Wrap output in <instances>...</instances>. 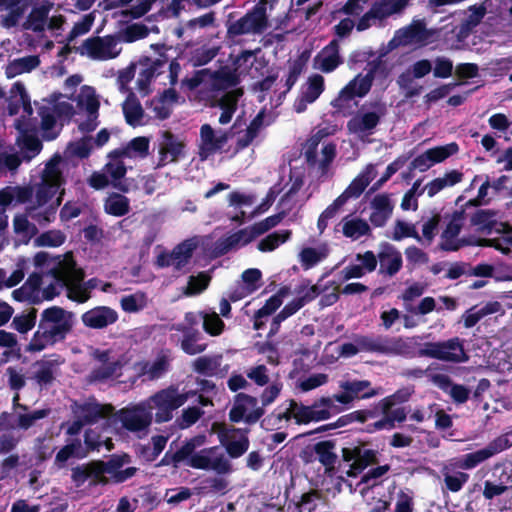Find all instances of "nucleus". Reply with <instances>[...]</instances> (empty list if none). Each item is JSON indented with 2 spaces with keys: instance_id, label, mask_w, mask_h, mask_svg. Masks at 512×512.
<instances>
[{
  "instance_id": "obj_1",
  "label": "nucleus",
  "mask_w": 512,
  "mask_h": 512,
  "mask_svg": "<svg viewBox=\"0 0 512 512\" xmlns=\"http://www.w3.org/2000/svg\"><path fill=\"white\" fill-rule=\"evenodd\" d=\"M362 348L369 353L397 355L403 357H428L444 362L463 363L469 360L463 340L453 337L445 341L425 342L418 351L408 340L388 335L369 336L363 339Z\"/></svg>"
},
{
  "instance_id": "obj_2",
  "label": "nucleus",
  "mask_w": 512,
  "mask_h": 512,
  "mask_svg": "<svg viewBox=\"0 0 512 512\" xmlns=\"http://www.w3.org/2000/svg\"><path fill=\"white\" fill-rule=\"evenodd\" d=\"M75 314L60 306H51L40 314L37 330L26 346V352H41L58 343H63L72 333Z\"/></svg>"
},
{
  "instance_id": "obj_3",
  "label": "nucleus",
  "mask_w": 512,
  "mask_h": 512,
  "mask_svg": "<svg viewBox=\"0 0 512 512\" xmlns=\"http://www.w3.org/2000/svg\"><path fill=\"white\" fill-rule=\"evenodd\" d=\"M53 278L60 286L67 287V297L77 303H85L90 297V291L80 284H75L83 279V272L78 269L72 256L59 260L50 268Z\"/></svg>"
},
{
  "instance_id": "obj_4",
  "label": "nucleus",
  "mask_w": 512,
  "mask_h": 512,
  "mask_svg": "<svg viewBox=\"0 0 512 512\" xmlns=\"http://www.w3.org/2000/svg\"><path fill=\"white\" fill-rule=\"evenodd\" d=\"M218 440L231 459H238L249 449V428H237L226 423H214Z\"/></svg>"
},
{
  "instance_id": "obj_5",
  "label": "nucleus",
  "mask_w": 512,
  "mask_h": 512,
  "mask_svg": "<svg viewBox=\"0 0 512 512\" xmlns=\"http://www.w3.org/2000/svg\"><path fill=\"white\" fill-rule=\"evenodd\" d=\"M268 26L267 2L260 0L244 16L228 26L227 33L230 36L245 34H261Z\"/></svg>"
},
{
  "instance_id": "obj_6",
  "label": "nucleus",
  "mask_w": 512,
  "mask_h": 512,
  "mask_svg": "<svg viewBox=\"0 0 512 512\" xmlns=\"http://www.w3.org/2000/svg\"><path fill=\"white\" fill-rule=\"evenodd\" d=\"M152 422L151 412L143 404L126 406L116 411L109 417V426L118 423L129 432L137 433L148 429Z\"/></svg>"
},
{
  "instance_id": "obj_7",
  "label": "nucleus",
  "mask_w": 512,
  "mask_h": 512,
  "mask_svg": "<svg viewBox=\"0 0 512 512\" xmlns=\"http://www.w3.org/2000/svg\"><path fill=\"white\" fill-rule=\"evenodd\" d=\"M265 414L263 407L258 405V399L249 394L239 392L234 396L233 405L228 416L231 423L245 422L256 424Z\"/></svg>"
},
{
  "instance_id": "obj_8",
  "label": "nucleus",
  "mask_w": 512,
  "mask_h": 512,
  "mask_svg": "<svg viewBox=\"0 0 512 512\" xmlns=\"http://www.w3.org/2000/svg\"><path fill=\"white\" fill-rule=\"evenodd\" d=\"M511 446V442L506 434L500 435L490 441L484 448L477 451L464 454L455 459V466L463 470H471L501 453Z\"/></svg>"
},
{
  "instance_id": "obj_9",
  "label": "nucleus",
  "mask_w": 512,
  "mask_h": 512,
  "mask_svg": "<svg viewBox=\"0 0 512 512\" xmlns=\"http://www.w3.org/2000/svg\"><path fill=\"white\" fill-rule=\"evenodd\" d=\"M188 400V394H180L176 388L168 387L155 393L151 397L156 413L157 423L168 422L173 417V411L181 407Z\"/></svg>"
},
{
  "instance_id": "obj_10",
  "label": "nucleus",
  "mask_w": 512,
  "mask_h": 512,
  "mask_svg": "<svg viewBox=\"0 0 512 512\" xmlns=\"http://www.w3.org/2000/svg\"><path fill=\"white\" fill-rule=\"evenodd\" d=\"M341 455L344 462H351L346 475L352 478L357 477L368 466L378 463V452L373 449H365L363 443L343 447Z\"/></svg>"
},
{
  "instance_id": "obj_11",
  "label": "nucleus",
  "mask_w": 512,
  "mask_h": 512,
  "mask_svg": "<svg viewBox=\"0 0 512 512\" xmlns=\"http://www.w3.org/2000/svg\"><path fill=\"white\" fill-rule=\"evenodd\" d=\"M376 68L373 67L364 76L357 75L351 80L331 102V105L338 111L349 107V102L355 97H364L371 89Z\"/></svg>"
},
{
  "instance_id": "obj_12",
  "label": "nucleus",
  "mask_w": 512,
  "mask_h": 512,
  "mask_svg": "<svg viewBox=\"0 0 512 512\" xmlns=\"http://www.w3.org/2000/svg\"><path fill=\"white\" fill-rule=\"evenodd\" d=\"M72 411L76 418H80L86 425L106 420L109 426V417H112L114 406L110 403L101 404L94 397H89L84 403L74 402Z\"/></svg>"
},
{
  "instance_id": "obj_13",
  "label": "nucleus",
  "mask_w": 512,
  "mask_h": 512,
  "mask_svg": "<svg viewBox=\"0 0 512 512\" xmlns=\"http://www.w3.org/2000/svg\"><path fill=\"white\" fill-rule=\"evenodd\" d=\"M206 442L205 435H196L190 439H186L183 445L176 451H172V445L170 449L166 451L158 466H172L174 469H178L181 464H185L190 467V459L194 456V451L204 445Z\"/></svg>"
},
{
  "instance_id": "obj_14",
  "label": "nucleus",
  "mask_w": 512,
  "mask_h": 512,
  "mask_svg": "<svg viewBox=\"0 0 512 512\" xmlns=\"http://www.w3.org/2000/svg\"><path fill=\"white\" fill-rule=\"evenodd\" d=\"M186 144L177 135L169 130L161 132L158 143V167H164L177 162L185 156Z\"/></svg>"
},
{
  "instance_id": "obj_15",
  "label": "nucleus",
  "mask_w": 512,
  "mask_h": 512,
  "mask_svg": "<svg viewBox=\"0 0 512 512\" xmlns=\"http://www.w3.org/2000/svg\"><path fill=\"white\" fill-rule=\"evenodd\" d=\"M218 447H209L194 451V456L190 459V467L200 470H213L219 474H226L231 471V464L223 454L215 456Z\"/></svg>"
},
{
  "instance_id": "obj_16",
  "label": "nucleus",
  "mask_w": 512,
  "mask_h": 512,
  "mask_svg": "<svg viewBox=\"0 0 512 512\" xmlns=\"http://www.w3.org/2000/svg\"><path fill=\"white\" fill-rule=\"evenodd\" d=\"M103 475L108 474L109 481L120 484L132 478L138 469L136 467H127L124 465L131 462V456L127 453L113 454L107 461L99 460Z\"/></svg>"
},
{
  "instance_id": "obj_17",
  "label": "nucleus",
  "mask_w": 512,
  "mask_h": 512,
  "mask_svg": "<svg viewBox=\"0 0 512 512\" xmlns=\"http://www.w3.org/2000/svg\"><path fill=\"white\" fill-rule=\"evenodd\" d=\"M137 377L143 380L154 381L163 377L171 369L169 350H161L153 362L142 360L133 366Z\"/></svg>"
},
{
  "instance_id": "obj_18",
  "label": "nucleus",
  "mask_w": 512,
  "mask_h": 512,
  "mask_svg": "<svg viewBox=\"0 0 512 512\" xmlns=\"http://www.w3.org/2000/svg\"><path fill=\"white\" fill-rule=\"evenodd\" d=\"M118 38L115 35H106L104 37L94 36L87 38L82 47L86 54L93 60H108L118 56L116 50Z\"/></svg>"
},
{
  "instance_id": "obj_19",
  "label": "nucleus",
  "mask_w": 512,
  "mask_h": 512,
  "mask_svg": "<svg viewBox=\"0 0 512 512\" xmlns=\"http://www.w3.org/2000/svg\"><path fill=\"white\" fill-rule=\"evenodd\" d=\"M71 480L77 488L83 486L87 481L91 486L109 483L108 477L103 475L99 460H92L73 467L71 469Z\"/></svg>"
},
{
  "instance_id": "obj_20",
  "label": "nucleus",
  "mask_w": 512,
  "mask_h": 512,
  "mask_svg": "<svg viewBox=\"0 0 512 512\" xmlns=\"http://www.w3.org/2000/svg\"><path fill=\"white\" fill-rule=\"evenodd\" d=\"M379 248L378 259L380 265L378 273L389 277L395 276L403 266L401 252L388 242H381Z\"/></svg>"
},
{
  "instance_id": "obj_21",
  "label": "nucleus",
  "mask_w": 512,
  "mask_h": 512,
  "mask_svg": "<svg viewBox=\"0 0 512 512\" xmlns=\"http://www.w3.org/2000/svg\"><path fill=\"white\" fill-rule=\"evenodd\" d=\"M117 320V311L108 306H96L81 315L83 325L91 329H104Z\"/></svg>"
},
{
  "instance_id": "obj_22",
  "label": "nucleus",
  "mask_w": 512,
  "mask_h": 512,
  "mask_svg": "<svg viewBox=\"0 0 512 512\" xmlns=\"http://www.w3.org/2000/svg\"><path fill=\"white\" fill-rule=\"evenodd\" d=\"M378 111L357 114L347 122L349 132L353 134H372L385 114V106L379 105Z\"/></svg>"
},
{
  "instance_id": "obj_23",
  "label": "nucleus",
  "mask_w": 512,
  "mask_h": 512,
  "mask_svg": "<svg viewBox=\"0 0 512 512\" xmlns=\"http://www.w3.org/2000/svg\"><path fill=\"white\" fill-rule=\"evenodd\" d=\"M60 186V172L56 169L47 170L41 183L36 188L34 204H38V206L46 205L57 194Z\"/></svg>"
},
{
  "instance_id": "obj_24",
  "label": "nucleus",
  "mask_w": 512,
  "mask_h": 512,
  "mask_svg": "<svg viewBox=\"0 0 512 512\" xmlns=\"http://www.w3.org/2000/svg\"><path fill=\"white\" fill-rule=\"evenodd\" d=\"M201 144L199 145V157L206 160L226 144L228 138L226 133L219 136L215 135L214 129L210 124H203L200 128Z\"/></svg>"
},
{
  "instance_id": "obj_25",
  "label": "nucleus",
  "mask_w": 512,
  "mask_h": 512,
  "mask_svg": "<svg viewBox=\"0 0 512 512\" xmlns=\"http://www.w3.org/2000/svg\"><path fill=\"white\" fill-rule=\"evenodd\" d=\"M431 381L444 393L448 394L456 404L466 403L470 396V390L462 385L452 381L446 374H434Z\"/></svg>"
},
{
  "instance_id": "obj_26",
  "label": "nucleus",
  "mask_w": 512,
  "mask_h": 512,
  "mask_svg": "<svg viewBox=\"0 0 512 512\" xmlns=\"http://www.w3.org/2000/svg\"><path fill=\"white\" fill-rule=\"evenodd\" d=\"M288 293L287 287H282L278 292L268 298L263 307L255 311L253 315V329L261 330L265 327L266 321L269 316L273 315L282 305V298Z\"/></svg>"
},
{
  "instance_id": "obj_27",
  "label": "nucleus",
  "mask_w": 512,
  "mask_h": 512,
  "mask_svg": "<svg viewBox=\"0 0 512 512\" xmlns=\"http://www.w3.org/2000/svg\"><path fill=\"white\" fill-rule=\"evenodd\" d=\"M109 162H107L102 171L113 180H121L127 173V167L123 158L128 157L127 149H114L108 153Z\"/></svg>"
},
{
  "instance_id": "obj_28",
  "label": "nucleus",
  "mask_w": 512,
  "mask_h": 512,
  "mask_svg": "<svg viewBox=\"0 0 512 512\" xmlns=\"http://www.w3.org/2000/svg\"><path fill=\"white\" fill-rule=\"evenodd\" d=\"M50 357L53 359H41L34 363V366H37L38 369L34 373V380L39 385H48L51 384L54 379V367L59 366L63 363V359L58 354H52Z\"/></svg>"
},
{
  "instance_id": "obj_29",
  "label": "nucleus",
  "mask_w": 512,
  "mask_h": 512,
  "mask_svg": "<svg viewBox=\"0 0 512 512\" xmlns=\"http://www.w3.org/2000/svg\"><path fill=\"white\" fill-rule=\"evenodd\" d=\"M320 59L319 68L324 73L334 71L341 63L342 59L339 55V43L333 39L327 46H325L321 53L315 57V61Z\"/></svg>"
},
{
  "instance_id": "obj_30",
  "label": "nucleus",
  "mask_w": 512,
  "mask_h": 512,
  "mask_svg": "<svg viewBox=\"0 0 512 512\" xmlns=\"http://www.w3.org/2000/svg\"><path fill=\"white\" fill-rule=\"evenodd\" d=\"M122 111L128 125L132 127L143 125L142 119L145 112L139 99L133 92H130L123 102Z\"/></svg>"
},
{
  "instance_id": "obj_31",
  "label": "nucleus",
  "mask_w": 512,
  "mask_h": 512,
  "mask_svg": "<svg viewBox=\"0 0 512 512\" xmlns=\"http://www.w3.org/2000/svg\"><path fill=\"white\" fill-rule=\"evenodd\" d=\"M61 201L62 198L58 197L55 203L50 204L43 210H40L42 206H38V204L27 206V215L40 226H45L55 220L56 212L61 204Z\"/></svg>"
},
{
  "instance_id": "obj_32",
  "label": "nucleus",
  "mask_w": 512,
  "mask_h": 512,
  "mask_svg": "<svg viewBox=\"0 0 512 512\" xmlns=\"http://www.w3.org/2000/svg\"><path fill=\"white\" fill-rule=\"evenodd\" d=\"M104 211L115 217H122L130 211L129 199L120 194L113 192L104 201Z\"/></svg>"
},
{
  "instance_id": "obj_33",
  "label": "nucleus",
  "mask_w": 512,
  "mask_h": 512,
  "mask_svg": "<svg viewBox=\"0 0 512 512\" xmlns=\"http://www.w3.org/2000/svg\"><path fill=\"white\" fill-rule=\"evenodd\" d=\"M283 217L284 213H278L254 223L251 227L247 228V237L244 239V244H249L258 236L277 226Z\"/></svg>"
},
{
  "instance_id": "obj_34",
  "label": "nucleus",
  "mask_w": 512,
  "mask_h": 512,
  "mask_svg": "<svg viewBox=\"0 0 512 512\" xmlns=\"http://www.w3.org/2000/svg\"><path fill=\"white\" fill-rule=\"evenodd\" d=\"M310 283V280L305 279L295 289L297 297L294 298L291 302L295 305V308L298 310H300L306 304L312 302L321 293V290L317 285H311Z\"/></svg>"
},
{
  "instance_id": "obj_35",
  "label": "nucleus",
  "mask_w": 512,
  "mask_h": 512,
  "mask_svg": "<svg viewBox=\"0 0 512 512\" xmlns=\"http://www.w3.org/2000/svg\"><path fill=\"white\" fill-rule=\"evenodd\" d=\"M203 336L197 328L191 329L182 337L180 347L187 355H196L207 349V343H201Z\"/></svg>"
},
{
  "instance_id": "obj_36",
  "label": "nucleus",
  "mask_w": 512,
  "mask_h": 512,
  "mask_svg": "<svg viewBox=\"0 0 512 512\" xmlns=\"http://www.w3.org/2000/svg\"><path fill=\"white\" fill-rule=\"evenodd\" d=\"M83 458L86 457V452L82 447L81 440L76 438L73 439L70 443L63 446L55 456V465L58 468H62L65 466L66 462L72 458Z\"/></svg>"
},
{
  "instance_id": "obj_37",
  "label": "nucleus",
  "mask_w": 512,
  "mask_h": 512,
  "mask_svg": "<svg viewBox=\"0 0 512 512\" xmlns=\"http://www.w3.org/2000/svg\"><path fill=\"white\" fill-rule=\"evenodd\" d=\"M221 360V355L198 357L193 362V370L206 377L215 376L220 369Z\"/></svg>"
},
{
  "instance_id": "obj_38",
  "label": "nucleus",
  "mask_w": 512,
  "mask_h": 512,
  "mask_svg": "<svg viewBox=\"0 0 512 512\" xmlns=\"http://www.w3.org/2000/svg\"><path fill=\"white\" fill-rule=\"evenodd\" d=\"M247 237V228L240 229L227 237L218 239L215 242L214 252L217 256H223L235 248L237 245L244 244V239Z\"/></svg>"
},
{
  "instance_id": "obj_39",
  "label": "nucleus",
  "mask_w": 512,
  "mask_h": 512,
  "mask_svg": "<svg viewBox=\"0 0 512 512\" xmlns=\"http://www.w3.org/2000/svg\"><path fill=\"white\" fill-rule=\"evenodd\" d=\"M40 59L37 55H29L22 58L14 59L7 67L6 74L8 78L16 75L28 73L37 68Z\"/></svg>"
},
{
  "instance_id": "obj_40",
  "label": "nucleus",
  "mask_w": 512,
  "mask_h": 512,
  "mask_svg": "<svg viewBox=\"0 0 512 512\" xmlns=\"http://www.w3.org/2000/svg\"><path fill=\"white\" fill-rule=\"evenodd\" d=\"M334 447L335 443L331 440L320 441L314 445L318 461L326 470H331L337 461V455L333 452Z\"/></svg>"
},
{
  "instance_id": "obj_41",
  "label": "nucleus",
  "mask_w": 512,
  "mask_h": 512,
  "mask_svg": "<svg viewBox=\"0 0 512 512\" xmlns=\"http://www.w3.org/2000/svg\"><path fill=\"white\" fill-rule=\"evenodd\" d=\"M342 232L345 237L356 240L362 236L370 235L371 228L369 224L361 218L348 220L346 217L343 220Z\"/></svg>"
},
{
  "instance_id": "obj_42",
  "label": "nucleus",
  "mask_w": 512,
  "mask_h": 512,
  "mask_svg": "<svg viewBox=\"0 0 512 512\" xmlns=\"http://www.w3.org/2000/svg\"><path fill=\"white\" fill-rule=\"evenodd\" d=\"M195 248V244L184 241L170 252V257L175 261V271H181L189 263Z\"/></svg>"
},
{
  "instance_id": "obj_43",
  "label": "nucleus",
  "mask_w": 512,
  "mask_h": 512,
  "mask_svg": "<svg viewBox=\"0 0 512 512\" xmlns=\"http://www.w3.org/2000/svg\"><path fill=\"white\" fill-rule=\"evenodd\" d=\"M497 213L491 209H479L471 217V224L478 226L481 231L491 233L497 225Z\"/></svg>"
},
{
  "instance_id": "obj_44",
  "label": "nucleus",
  "mask_w": 512,
  "mask_h": 512,
  "mask_svg": "<svg viewBox=\"0 0 512 512\" xmlns=\"http://www.w3.org/2000/svg\"><path fill=\"white\" fill-rule=\"evenodd\" d=\"M212 86L215 90H227L236 87L240 79L238 75L230 70H218L211 74Z\"/></svg>"
},
{
  "instance_id": "obj_45",
  "label": "nucleus",
  "mask_w": 512,
  "mask_h": 512,
  "mask_svg": "<svg viewBox=\"0 0 512 512\" xmlns=\"http://www.w3.org/2000/svg\"><path fill=\"white\" fill-rule=\"evenodd\" d=\"M292 235L291 230L275 231L263 239L257 245L261 252H271L278 248L281 244L285 243Z\"/></svg>"
},
{
  "instance_id": "obj_46",
  "label": "nucleus",
  "mask_w": 512,
  "mask_h": 512,
  "mask_svg": "<svg viewBox=\"0 0 512 512\" xmlns=\"http://www.w3.org/2000/svg\"><path fill=\"white\" fill-rule=\"evenodd\" d=\"M38 114L41 118V129L43 131V139L52 141L57 138L59 132H54L53 129L56 125V118L54 113L49 107L42 106L38 110Z\"/></svg>"
},
{
  "instance_id": "obj_47",
  "label": "nucleus",
  "mask_w": 512,
  "mask_h": 512,
  "mask_svg": "<svg viewBox=\"0 0 512 512\" xmlns=\"http://www.w3.org/2000/svg\"><path fill=\"white\" fill-rule=\"evenodd\" d=\"M369 387L370 382L368 380L345 381L341 384V388L348 391L354 399H368L375 396L377 392L374 389L366 391Z\"/></svg>"
},
{
  "instance_id": "obj_48",
  "label": "nucleus",
  "mask_w": 512,
  "mask_h": 512,
  "mask_svg": "<svg viewBox=\"0 0 512 512\" xmlns=\"http://www.w3.org/2000/svg\"><path fill=\"white\" fill-rule=\"evenodd\" d=\"M37 320V309L31 308L27 313L16 315L12 327L21 334H26L34 328Z\"/></svg>"
},
{
  "instance_id": "obj_49",
  "label": "nucleus",
  "mask_w": 512,
  "mask_h": 512,
  "mask_svg": "<svg viewBox=\"0 0 512 512\" xmlns=\"http://www.w3.org/2000/svg\"><path fill=\"white\" fill-rule=\"evenodd\" d=\"M458 150V144L452 142L444 146H436L426 150V158H429L431 164L433 165L445 161L450 156L456 154Z\"/></svg>"
},
{
  "instance_id": "obj_50",
  "label": "nucleus",
  "mask_w": 512,
  "mask_h": 512,
  "mask_svg": "<svg viewBox=\"0 0 512 512\" xmlns=\"http://www.w3.org/2000/svg\"><path fill=\"white\" fill-rule=\"evenodd\" d=\"M42 148V142L32 134H25L20 143L22 158L27 161L38 155Z\"/></svg>"
},
{
  "instance_id": "obj_51",
  "label": "nucleus",
  "mask_w": 512,
  "mask_h": 512,
  "mask_svg": "<svg viewBox=\"0 0 512 512\" xmlns=\"http://www.w3.org/2000/svg\"><path fill=\"white\" fill-rule=\"evenodd\" d=\"M203 330L210 336H219L225 329V323L215 312L202 314Z\"/></svg>"
},
{
  "instance_id": "obj_52",
  "label": "nucleus",
  "mask_w": 512,
  "mask_h": 512,
  "mask_svg": "<svg viewBox=\"0 0 512 512\" xmlns=\"http://www.w3.org/2000/svg\"><path fill=\"white\" fill-rule=\"evenodd\" d=\"M301 266L309 270L327 257L326 251H319L313 247L303 248L299 254Z\"/></svg>"
},
{
  "instance_id": "obj_53",
  "label": "nucleus",
  "mask_w": 512,
  "mask_h": 512,
  "mask_svg": "<svg viewBox=\"0 0 512 512\" xmlns=\"http://www.w3.org/2000/svg\"><path fill=\"white\" fill-rule=\"evenodd\" d=\"M324 91V78L320 74H313L308 78L307 87L302 94L305 95L306 101L315 102Z\"/></svg>"
},
{
  "instance_id": "obj_54",
  "label": "nucleus",
  "mask_w": 512,
  "mask_h": 512,
  "mask_svg": "<svg viewBox=\"0 0 512 512\" xmlns=\"http://www.w3.org/2000/svg\"><path fill=\"white\" fill-rule=\"evenodd\" d=\"M292 400L293 399H289L286 401L288 403V407L284 411H280L277 408L271 414L266 416L261 422L262 426H265V425L276 426L279 423H281L283 420H285L287 422L292 419L295 420V409L292 407Z\"/></svg>"
},
{
  "instance_id": "obj_55",
  "label": "nucleus",
  "mask_w": 512,
  "mask_h": 512,
  "mask_svg": "<svg viewBox=\"0 0 512 512\" xmlns=\"http://www.w3.org/2000/svg\"><path fill=\"white\" fill-rule=\"evenodd\" d=\"M370 180L365 176H358L352 180L348 187L340 194V197H344L345 202L351 198H358L369 185Z\"/></svg>"
},
{
  "instance_id": "obj_56",
  "label": "nucleus",
  "mask_w": 512,
  "mask_h": 512,
  "mask_svg": "<svg viewBox=\"0 0 512 512\" xmlns=\"http://www.w3.org/2000/svg\"><path fill=\"white\" fill-rule=\"evenodd\" d=\"M412 393L413 391L410 390L409 388L397 390L394 394L385 397L380 401L379 405L381 411L386 412L389 409L393 408V406H395L396 404L407 402L410 399Z\"/></svg>"
},
{
  "instance_id": "obj_57",
  "label": "nucleus",
  "mask_w": 512,
  "mask_h": 512,
  "mask_svg": "<svg viewBox=\"0 0 512 512\" xmlns=\"http://www.w3.org/2000/svg\"><path fill=\"white\" fill-rule=\"evenodd\" d=\"M297 311L299 310L295 308V305L291 301L287 303L282 310L273 317L267 337L271 338L276 335L279 332L281 323L294 315Z\"/></svg>"
},
{
  "instance_id": "obj_58",
  "label": "nucleus",
  "mask_w": 512,
  "mask_h": 512,
  "mask_svg": "<svg viewBox=\"0 0 512 512\" xmlns=\"http://www.w3.org/2000/svg\"><path fill=\"white\" fill-rule=\"evenodd\" d=\"M210 280V276L205 272H200L197 276H190L185 294L188 296L200 294L208 287Z\"/></svg>"
},
{
  "instance_id": "obj_59",
  "label": "nucleus",
  "mask_w": 512,
  "mask_h": 512,
  "mask_svg": "<svg viewBox=\"0 0 512 512\" xmlns=\"http://www.w3.org/2000/svg\"><path fill=\"white\" fill-rule=\"evenodd\" d=\"M35 242L41 247H59L65 242V235L60 230H49L40 234Z\"/></svg>"
},
{
  "instance_id": "obj_60",
  "label": "nucleus",
  "mask_w": 512,
  "mask_h": 512,
  "mask_svg": "<svg viewBox=\"0 0 512 512\" xmlns=\"http://www.w3.org/2000/svg\"><path fill=\"white\" fill-rule=\"evenodd\" d=\"M204 414V411L198 406L188 407L182 410V414L176 422L179 428L186 429L195 424Z\"/></svg>"
},
{
  "instance_id": "obj_61",
  "label": "nucleus",
  "mask_w": 512,
  "mask_h": 512,
  "mask_svg": "<svg viewBox=\"0 0 512 512\" xmlns=\"http://www.w3.org/2000/svg\"><path fill=\"white\" fill-rule=\"evenodd\" d=\"M408 237L414 238L418 242L421 241V237L413 225H409L402 220H397L395 223L392 239L395 241H400L403 238Z\"/></svg>"
},
{
  "instance_id": "obj_62",
  "label": "nucleus",
  "mask_w": 512,
  "mask_h": 512,
  "mask_svg": "<svg viewBox=\"0 0 512 512\" xmlns=\"http://www.w3.org/2000/svg\"><path fill=\"white\" fill-rule=\"evenodd\" d=\"M50 414V409L34 410L31 413L19 414L17 419V426L21 429L27 430L32 427L37 420L43 419Z\"/></svg>"
},
{
  "instance_id": "obj_63",
  "label": "nucleus",
  "mask_w": 512,
  "mask_h": 512,
  "mask_svg": "<svg viewBox=\"0 0 512 512\" xmlns=\"http://www.w3.org/2000/svg\"><path fill=\"white\" fill-rule=\"evenodd\" d=\"M469 474L466 472L458 471L455 474H444V483L446 488L453 492H459L463 486L469 481Z\"/></svg>"
},
{
  "instance_id": "obj_64",
  "label": "nucleus",
  "mask_w": 512,
  "mask_h": 512,
  "mask_svg": "<svg viewBox=\"0 0 512 512\" xmlns=\"http://www.w3.org/2000/svg\"><path fill=\"white\" fill-rule=\"evenodd\" d=\"M48 10L45 7H37L33 8L27 17V23L29 26L25 25V28L32 27L33 31L40 32L43 30V25L45 20L47 19Z\"/></svg>"
}]
</instances>
